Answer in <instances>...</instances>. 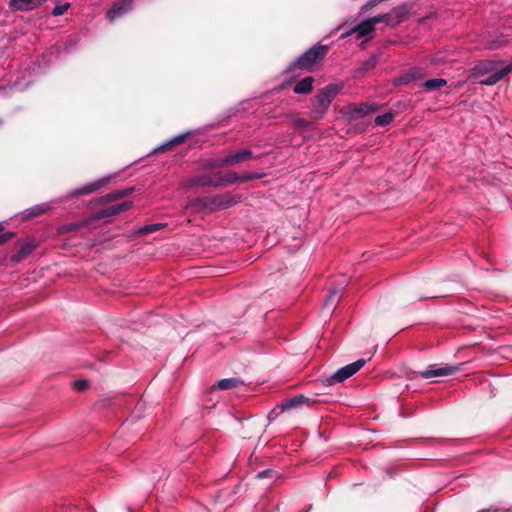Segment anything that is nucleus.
Here are the masks:
<instances>
[{
  "label": "nucleus",
  "instance_id": "nucleus-23",
  "mask_svg": "<svg viewBox=\"0 0 512 512\" xmlns=\"http://www.w3.org/2000/svg\"><path fill=\"white\" fill-rule=\"evenodd\" d=\"M166 226L165 223L148 224L138 228L137 233L140 235L154 233Z\"/></svg>",
  "mask_w": 512,
  "mask_h": 512
},
{
  "label": "nucleus",
  "instance_id": "nucleus-24",
  "mask_svg": "<svg viewBox=\"0 0 512 512\" xmlns=\"http://www.w3.org/2000/svg\"><path fill=\"white\" fill-rule=\"evenodd\" d=\"M393 119L392 113H385L383 115H378L375 118V123L379 126H385L388 125Z\"/></svg>",
  "mask_w": 512,
  "mask_h": 512
},
{
  "label": "nucleus",
  "instance_id": "nucleus-16",
  "mask_svg": "<svg viewBox=\"0 0 512 512\" xmlns=\"http://www.w3.org/2000/svg\"><path fill=\"white\" fill-rule=\"evenodd\" d=\"M50 209V205L48 203L37 204L23 212V219L28 220L35 216H39Z\"/></svg>",
  "mask_w": 512,
  "mask_h": 512
},
{
  "label": "nucleus",
  "instance_id": "nucleus-7",
  "mask_svg": "<svg viewBox=\"0 0 512 512\" xmlns=\"http://www.w3.org/2000/svg\"><path fill=\"white\" fill-rule=\"evenodd\" d=\"M377 107L372 103L350 104L345 107L344 113L350 118H361L374 111Z\"/></svg>",
  "mask_w": 512,
  "mask_h": 512
},
{
  "label": "nucleus",
  "instance_id": "nucleus-22",
  "mask_svg": "<svg viewBox=\"0 0 512 512\" xmlns=\"http://www.w3.org/2000/svg\"><path fill=\"white\" fill-rule=\"evenodd\" d=\"M446 80L442 78H435L427 80L423 83V87L428 91L439 89L446 85Z\"/></svg>",
  "mask_w": 512,
  "mask_h": 512
},
{
  "label": "nucleus",
  "instance_id": "nucleus-29",
  "mask_svg": "<svg viewBox=\"0 0 512 512\" xmlns=\"http://www.w3.org/2000/svg\"><path fill=\"white\" fill-rule=\"evenodd\" d=\"M410 80H411V77L409 75H407V76H404V77H400L398 79V83H400V84L408 83Z\"/></svg>",
  "mask_w": 512,
  "mask_h": 512
},
{
  "label": "nucleus",
  "instance_id": "nucleus-8",
  "mask_svg": "<svg viewBox=\"0 0 512 512\" xmlns=\"http://www.w3.org/2000/svg\"><path fill=\"white\" fill-rule=\"evenodd\" d=\"M316 403L314 398H309L304 395H297L295 397L284 400L277 407L283 412L287 410H291L294 408H298L301 406H312Z\"/></svg>",
  "mask_w": 512,
  "mask_h": 512
},
{
  "label": "nucleus",
  "instance_id": "nucleus-6",
  "mask_svg": "<svg viewBox=\"0 0 512 512\" xmlns=\"http://www.w3.org/2000/svg\"><path fill=\"white\" fill-rule=\"evenodd\" d=\"M460 366H452V365H445V366H437V365H431L426 370L421 371L420 375L422 378L429 379L433 377H443L452 375L453 373L460 370Z\"/></svg>",
  "mask_w": 512,
  "mask_h": 512
},
{
  "label": "nucleus",
  "instance_id": "nucleus-5",
  "mask_svg": "<svg viewBox=\"0 0 512 512\" xmlns=\"http://www.w3.org/2000/svg\"><path fill=\"white\" fill-rule=\"evenodd\" d=\"M366 363V360L359 359L338 369L329 379L328 384L341 383L357 373Z\"/></svg>",
  "mask_w": 512,
  "mask_h": 512
},
{
  "label": "nucleus",
  "instance_id": "nucleus-26",
  "mask_svg": "<svg viewBox=\"0 0 512 512\" xmlns=\"http://www.w3.org/2000/svg\"><path fill=\"white\" fill-rule=\"evenodd\" d=\"M69 7H70L69 3L57 5V6L54 7V9L52 11V14L54 16L63 15L68 10Z\"/></svg>",
  "mask_w": 512,
  "mask_h": 512
},
{
  "label": "nucleus",
  "instance_id": "nucleus-13",
  "mask_svg": "<svg viewBox=\"0 0 512 512\" xmlns=\"http://www.w3.org/2000/svg\"><path fill=\"white\" fill-rule=\"evenodd\" d=\"M388 18L384 20L388 25L394 26L402 22L408 15L407 7H399L395 9L391 14H387Z\"/></svg>",
  "mask_w": 512,
  "mask_h": 512
},
{
  "label": "nucleus",
  "instance_id": "nucleus-15",
  "mask_svg": "<svg viewBox=\"0 0 512 512\" xmlns=\"http://www.w3.org/2000/svg\"><path fill=\"white\" fill-rule=\"evenodd\" d=\"M36 245L29 241L20 245L18 251L12 256L13 262H20L26 258L34 249Z\"/></svg>",
  "mask_w": 512,
  "mask_h": 512
},
{
  "label": "nucleus",
  "instance_id": "nucleus-31",
  "mask_svg": "<svg viewBox=\"0 0 512 512\" xmlns=\"http://www.w3.org/2000/svg\"><path fill=\"white\" fill-rule=\"evenodd\" d=\"M378 2H379V0H371V1H369V2L366 4V6H367V7H373V6H375Z\"/></svg>",
  "mask_w": 512,
  "mask_h": 512
},
{
  "label": "nucleus",
  "instance_id": "nucleus-10",
  "mask_svg": "<svg viewBox=\"0 0 512 512\" xmlns=\"http://www.w3.org/2000/svg\"><path fill=\"white\" fill-rule=\"evenodd\" d=\"M253 153L251 150L245 149L234 154L228 155L222 159H219L216 163L219 167L231 166L244 161H247L252 157Z\"/></svg>",
  "mask_w": 512,
  "mask_h": 512
},
{
  "label": "nucleus",
  "instance_id": "nucleus-33",
  "mask_svg": "<svg viewBox=\"0 0 512 512\" xmlns=\"http://www.w3.org/2000/svg\"><path fill=\"white\" fill-rule=\"evenodd\" d=\"M298 125H300V126H306V125H307V122H306V121H304V120H300V121L298 122Z\"/></svg>",
  "mask_w": 512,
  "mask_h": 512
},
{
  "label": "nucleus",
  "instance_id": "nucleus-12",
  "mask_svg": "<svg viewBox=\"0 0 512 512\" xmlns=\"http://www.w3.org/2000/svg\"><path fill=\"white\" fill-rule=\"evenodd\" d=\"M108 182L107 178L99 179L97 181H94L90 184H87L79 189L74 190L71 193V196H80V195H87L94 191H97L101 187H103Z\"/></svg>",
  "mask_w": 512,
  "mask_h": 512
},
{
  "label": "nucleus",
  "instance_id": "nucleus-18",
  "mask_svg": "<svg viewBox=\"0 0 512 512\" xmlns=\"http://www.w3.org/2000/svg\"><path fill=\"white\" fill-rule=\"evenodd\" d=\"M131 205L132 203L130 201H125L120 204L112 205L102 212V216H113L119 214L123 211L128 210L131 207Z\"/></svg>",
  "mask_w": 512,
  "mask_h": 512
},
{
  "label": "nucleus",
  "instance_id": "nucleus-27",
  "mask_svg": "<svg viewBox=\"0 0 512 512\" xmlns=\"http://www.w3.org/2000/svg\"><path fill=\"white\" fill-rule=\"evenodd\" d=\"M81 226H82V224H80V223H71V224L64 225L61 228V231L62 232L75 231V230L79 229Z\"/></svg>",
  "mask_w": 512,
  "mask_h": 512
},
{
  "label": "nucleus",
  "instance_id": "nucleus-21",
  "mask_svg": "<svg viewBox=\"0 0 512 512\" xmlns=\"http://www.w3.org/2000/svg\"><path fill=\"white\" fill-rule=\"evenodd\" d=\"M239 384H241V381L237 378H227L222 379L217 382L216 387L220 390H229L236 388Z\"/></svg>",
  "mask_w": 512,
  "mask_h": 512
},
{
  "label": "nucleus",
  "instance_id": "nucleus-20",
  "mask_svg": "<svg viewBox=\"0 0 512 512\" xmlns=\"http://www.w3.org/2000/svg\"><path fill=\"white\" fill-rule=\"evenodd\" d=\"M208 202V198L195 199L187 203L186 209H190L193 212H199L207 207Z\"/></svg>",
  "mask_w": 512,
  "mask_h": 512
},
{
  "label": "nucleus",
  "instance_id": "nucleus-32",
  "mask_svg": "<svg viewBox=\"0 0 512 512\" xmlns=\"http://www.w3.org/2000/svg\"><path fill=\"white\" fill-rule=\"evenodd\" d=\"M352 33H354V32H353V29H352L351 31H348V32H346L345 34H343V35H342V38H346V37L350 36Z\"/></svg>",
  "mask_w": 512,
  "mask_h": 512
},
{
  "label": "nucleus",
  "instance_id": "nucleus-28",
  "mask_svg": "<svg viewBox=\"0 0 512 512\" xmlns=\"http://www.w3.org/2000/svg\"><path fill=\"white\" fill-rule=\"evenodd\" d=\"M89 383L86 380H78L74 383L75 389L83 391L88 387Z\"/></svg>",
  "mask_w": 512,
  "mask_h": 512
},
{
  "label": "nucleus",
  "instance_id": "nucleus-25",
  "mask_svg": "<svg viewBox=\"0 0 512 512\" xmlns=\"http://www.w3.org/2000/svg\"><path fill=\"white\" fill-rule=\"evenodd\" d=\"M131 191H132V189L118 190V191L108 195L107 198L109 201L117 200V199L127 196L129 193H131Z\"/></svg>",
  "mask_w": 512,
  "mask_h": 512
},
{
  "label": "nucleus",
  "instance_id": "nucleus-14",
  "mask_svg": "<svg viewBox=\"0 0 512 512\" xmlns=\"http://www.w3.org/2000/svg\"><path fill=\"white\" fill-rule=\"evenodd\" d=\"M343 288H344V286L340 285L339 287H336L329 292V294L324 302V308H326L328 310L334 309V307L336 306V304L339 302V300L341 298V292H342Z\"/></svg>",
  "mask_w": 512,
  "mask_h": 512
},
{
  "label": "nucleus",
  "instance_id": "nucleus-17",
  "mask_svg": "<svg viewBox=\"0 0 512 512\" xmlns=\"http://www.w3.org/2000/svg\"><path fill=\"white\" fill-rule=\"evenodd\" d=\"M314 78L311 76L305 77L300 80L294 87V92L297 94H307L313 88Z\"/></svg>",
  "mask_w": 512,
  "mask_h": 512
},
{
  "label": "nucleus",
  "instance_id": "nucleus-30",
  "mask_svg": "<svg viewBox=\"0 0 512 512\" xmlns=\"http://www.w3.org/2000/svg\"><path fill=\"white\" fill-rule=\"evenodd\" d=\"M271 473L270 470H265V471H262V472H259L257 477L262 479V478H265L267 477L269 474Z\"/></svg>",
  "mask_w": 512,
  "mask_h": 512
},
{
  "label": "nucleus",
  "instance_id": "nucleus-9",
  "mask_svg": "<svg viewBox=\"0 0 512 512\" xmlns=\"http://www.w3.org/2000/svg\"><path fill=\"white\" fill-rule=\"evenodd\" d=\"M388 18V15H381L369 18L353 28V32L357 33L359 37L371 34L374 31L375 25Z\"/></svg>",
  "mask_w": 512,
  "mask_h": 512
},
{
  "label": "nucleus",
  "instance_id": "nucleus-3",
  "mask_svg": "<svg viewBox=\"0 0 512 512\" xmlns=\"http://www.w3.org/2000/svg\"><path fill=\"white\" fill-rule=\"evenodd\" d=\"M327 53L326 46H314L308 51L303 53L291 66L290 70L294 67L300 69L310 70L314 65L320 62Z\"/></svg>",
  "mask_w": 512,
  "mask_h": 512
},
{
  "label": "nucleus",
  "instance_id": "nucleus-1",
  "mask_svg": "<svg viewBox=\"0 0 512 512\" xmlns=\"http://www.w3.org/2000/svg\"><path fill=\"white\" fill-rule=\"evenodd\" d=\"M262 173H244L242 175L236 172H229L225 176H197L187 181L186 186H226L237 182H246L252 179H260L263 177Z\"/></svg>",
  "mask_w": 512,
  "mask_h": 512
},
{
  "label": "nucleus",
  "instance_id": "nucleus-4",
  "mask_svg": "<svg viewBox=\"0 0 512 512\" xmlns=\"http://www.w3.org/2000/svg\"><path fill=\"white\" fill-rule=\"evenodd\" d=\"M494 70H495V68H494L493 62H487V63H483V64H480L479 66H477V71L479 73L484 74V73L493 72L488 77L479 79V83L482 85L496 84L504 76H506L508 73H510L512 71V62L497 71H494Z\"/></svg>",
  "mask_w": 512,
  "mask_h": 512
},
{
  "label": "nucleus",
  "instance_id": "nucleus-19",
  "mask_svg": "<svg viewBox=\"0 0 512 512\" xmlns=\"http://www.w3.org/2000/svg\"><path fill=\"white\" fill-rule=\"evenodd\" d=\"M187 135H188L187 133H183V134L173 137L171 140L163 143L161 146L156 148L154 150V152L166 151V150L171 149V147H173L175 145H179V144L183 143L184 140L186 139Z\"/></svg>",
  "mask_w": 512,
  "mask_h": 512
},
{
  "label": "nucleus",
  "instance_id": "nucleus-11",
  "mask_svg": "<svg viewBox=\"0 0 512 512\" xmlns=\"http://www.w3.org/2000/svg\"><path fill=\"white\" fill-rule=\"evenodd\" d=\"M132 0H119L113 7L108 11L107 17L110 21H114L117 18L123 16L132 10Z\"/></svg>",
  "mask_w": 512,
  "mask_h": 512
},
{
  "label": "nucleus",
  "instance_id": "nucleus-2",
  "mask_svg": "<svg viewBox=\"0 0 512 512\" xmlns=\"http://www.w3.org/2000/svg\"><path fill=\"white\" fill-rule=\"evenodd\" d=\"M343 84L332 83L328 84L311 100L310 115L315 120H320L324 117L332 100L342 90Z\"/></svg>",
  "mask_w": 512,
  "mask_h": 512
}]
</instances>
